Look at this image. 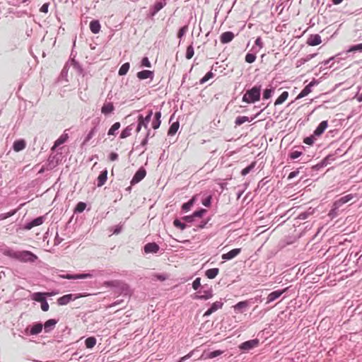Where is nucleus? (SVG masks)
I'll return each instance as SVG.
<instances>
[{"mask_svg": "<svg viewBox=\"0 0 362 362\" xmlns=\"http://www.w3.org/2000/svg\"><path fill=\"white\" fill-rule=\"evenodd\" d=\"M5 254L11 258L16 259L23 262H34L37 259V255L28 250L14 251L10 250H8Z\"/></svg>", "mask_w": 362, "mask_h": 362, "instance_id": "f257e3e1", "label": "nucleus"}, {"mask_svg": "<svg viewBox=\"0 0 362 362\" xmlns=\"http://www.w3.org/2000/svg\"><path fill=\"white\" fill-rule=\"evenodd\" d=\"M261 86H255L251 89L246 90L243 96V102L255 103L260 100Z\"/></svg>", "mask_w": 362, "mask_h": 362, "instance_id": "f03ea898", "label": "nucleus"}, {"mask_svg": "<svg viewBox=\"0 0 362 362\" xmlns=\"http://www.w3.org/2000/svg\"><path fill=\"white\" fill-rule=\"evenodd\" d=\"M88 293L66 294L57 299L59 305H67L71 300L89 296Z\"/></svg>", "mask_w": 362, "mask_h": 362, "instance_id": "7ed1b4c3", "label": "nucleus"}, {"mask_svg": "<svg viewBox=\"0 0 362 362\" xmlns=\"http://www.w3.org/2000/svg\"><path fill=\"white\" fill-rule=\"evenodd\" d=\"M146 175V172L145 169L140 168L136 171L135 175H134L132 180H131V185H135L142 180Z\"/></svg>", "mask_w": 362, "mask_h": 362, "instance_id": "20e7f679", "label": "nucleus"}, {"mask_svg": "<svg viewBox=\"0 0 362 362\" xmlns=\"http://www.w3.org/2000/svg\"><path fill=\"white\" fill-rule=\"evenodd\" d=\"M258 344H259V341L257 339L249 340V341L242 343L240 345V349L245 350V351H249V350L257 346Z\"/></svg>", "mask_w": 362, "mask_h": 362, "instance_id": "39448f33", "label": "nucleus"}, {"mask_svg": "<svg viewBox=\"0 0 362 362\" xmlns=\"http://www.w3.org/2000/svg\"><path fill=\"white\" fill-rule=\"evenodd\" d=\"M223 305V303L221 300L216 301L212 303L211 308L208 309L204 314V317H208L216 310L221 309Z\"/></svg>", "mask_w": 362, "mask_h": 362, "instance_id": "423d86ee", "label": "nucleus"}, {"mask_svg": "<svg viewBox=\"0 0 362 362\" xmlns=\"http://www.w3.org/2000/svg\"><path fill=\"white\" fill-rule=\"evenodd\" d=\"M322 42L321 37L317 35H310L307 40V44L310 46H317Z\"/></svg>", "mask_w": 362, "mask_h": 362, "instance_id": "0eeeda50", "label": "nucleus"}, {"mask_svg": "<svg viewBox=\"0 0 362 362\" xmlns=\"http://www.w3.org/2000/svg\"><path fill=\"white\" fill-rule=\"evenodd\" d=\"M241 252V248H235L228 252L222 255V259L224 260H230L238 256Z\"/></svg>", "mask_w": 362, "mask_h": 362, "instance_id": "6e6552de", "label": "nucleus"}, {"mask_svg": "<svg viewBox=\"0 0 362 362\" xmlns=\"http://www.w3.org/2000/svg\"><path fill=\"white\" fill-rule=\"evenodd\" d=\"M234 37L235 35L232 32H224L220 36V41L223 44H226L231 42L233 40Z\"/></svg>", "mask_w": 362, "mask_h": 362, "instance_id": "1a4fd4ad", "label": "nucleus"}, {"mask_svg": "<svg viewBox=\"0 0 362 362\" xmlns=\"http://www.w3.org/2000/svg\"><path fill=\"white\" fill-rule=\"evenodd\" d=\"M93 275L90 274H66V275H62L61 277L62 279H88L92 278Z\"/></svg>", "mask_w": 362, "mask_h": 362, "instance_id": "9d476101", "label": "nucleus"}, {"mask_svg": "<svg viewBox=\"0 0 362 362\" xmlns=\"http://www.w3.org/2000/svg\"><path fill=\"white\" fill-rule=\"evenodd\" d=\"M315 85V81H311L308 85H307L302 90L301 92L296 97V100L300 99L302 98L305 97L308 95L310 93H311L312 90L311 88Z\"/></svg>", "mask_w": 362, "mask_h": 362, "instance_id": "9b49d317", "label": "nucleus"}, {"mask_svg": "<svg viewBox=\"0 0 362 362\" xmlns=\"http://www.w3.org/2000/svg\"><path fill=\"white\" fill-rule=\"evenodd\" d=\"M159 250V246L156 243H149L144 246L146 253H156Z\"/></svg>", "mask_w": 362, "mask_h": 362, "instance_id": "f8f14e48", "label": "nucleus"}, {"mask_svg": "<svg viewBox=\"0 0 362 362\" xmlns=\"http://www.w3.org/2000/svg\"><path fill=\"white\" fill-rule=\"evenodd\" d=\"M328 127V122L327 120L322 121L320 123V124L317 126L316 129L314 131V135L317 136H320L323 134L325 130Z\"/></svg>", "mask_w": 362, "mask_h": 362, "instance_id": "ddd939ff", "label": "nucleus"}, {"mask_svg": "<svg viewBox=\"0 0 362 362\" xmlns=\"http://www.w3.org/2000/svg\"><path fill=\"white\" fill-rule=\"evenodd\" d=\"M107 179V170H103L97 178V186L102 187L105 185Z\"/></svg>", "mask_w": 362, "mask_h": 362, "instance_id": "4468645a", "label": "nucleus"}, {"mask_svg": "<svg viewBox=\"0 0 362 362\" xmlns=\"http://www.w3.org/2000/svg\"><path fill=\"white\" fill-rule=\"evenodd\" d=\"M69 139V135H68V134H66V133H64L63 134H62V135H61V136H59V137L56 140V141L54 142V146L52 147L51 150H52V151H54V150H55V148H56L57 146H60V145L63 144L64 143H65V142L67 141V139Z\"/></svg>", "mask_w": 362, "mask_h": 362, "instance_id": "2eb2a0df", "label": "nucleus"}, {"mask_svg": "<svg viewBox=\"0 0 362 362\" xmlns=\"http://www.w3.org/2000/svg\"><path fill=\"white\" fill-rule=\"evenodd\" d=\"M43 222H44L43 216L37 217V218H35L34 220H33L29 223H28L27 226H25V228L28 230H30L33 227L42 225L43 223Z\"/></svg>", "mask_w": 362, "mask_h": 362, "instance_id": "dca6fc26", "label": "nucleus"}, {"mask_svg": "<svg viewBox=\"0 0 362 362\" xmlns=\"http://www.w3.org/2000/svg\"><path fill=\"white\" fill-rule=\"evenodd\" d=\"M286 289H284L282 291H275L269 293L267 296V303H271L278 298H279Z\"/></svg>", "mask_w": 362, "mask_h": 362, "instance_id": "f3484780", "label": "nucleus"}, {"mask_svg": "<svg viewBox=\"0 0 362 362\" xmlns=\"http://www.w3.org/2000/svg\"><path fill=\"white\" fill-rule=\"evenodd\" d=\"M137 77L141 79L152 78L153 76V72L149 70H144L137 73Z\"/></svg>", "mask_w": 362, "mask_h": 362, "instance_id": "a211bd4d", "label": "nucleus"}, {"mask_svg": "<svg viewBox=\"0 0 362 362\" xmlns=\"http://www.w3.org/2000/svg\"><path fill=\"white\" fill-rule=\"evenodd\" d=\"M45 296H51V293H40V292L34 293L33 294L32 299L35 300V301L42 303V302H43V301H45L46 300L45 298Z\"/></svg>", "mask_w": 362, "mask_h": 362, "instance_id": "6ab92c4d", "label": "nucleus"}, {"mask_svg": "<svg viewBox=\"0 0 362 362\" xmlns=\"http://www.w3.org/2000/svg\"><path fill=\"white\" fill-rule=\"evenodd\" d=\"M202 295H196L194 298L198 300H208L213 297L212 290L204 291Z\"/></svg>", "mask_w": 362, "mask_h": 362, "instance_id": "aec40b11", "label": "nucleus"}, {"mask_svg": "<svg viewBox=\"0 0 362 362\" xmlns=\"http://www.w3.org/2000/svg\"><path fill=\"white\" fill-rule=\"evenodd\" d=\"M26 144L23 139L17 140L13 143V150L16 152L23 150L25 148Z\"/></svg>", "mask_w": 362, "mask_h": 362, "instance_id": "412c9836", "label": "nucleus"}, {"mask_svg": "<svg viewBox=\"0 0 362 362\" xmlns=\"http://www.w3.org/2000/svg\"><path fill=\"white\" fill-rule=\"evenodd\" d=\"M115 110L114 105L112 103H105L102 108H101V112L104 115H108L113 112Z\"/></svg>", "mask_w": 362, "mask_h": 362, "instance_id": "4be33fe9", "label": "nucleus"}, {"mask_svg": "<svg viewBox=\"0 0 362 362\" xmlns=\"http://www.w3.org/2000/svg\"><path fill=\"white\" fill-rule=\"evenodd\" d=\"M100 24L98 21L94 20L90 23V30L94 34H97L100 30Z\"/></svg>", "mask_w": 362, "mask_h": 362, "instance_id": "5701e85b", "label": "nucleus"}, {"mask_svg": "<svg viewBox=\"0 0 362 362\" xmlns=\"http://www.w3.org/2000/svg\"><path fill=\"white\" fill-rule=\"evenodd\" d=\"M43 325L41 323L33 325L30 329V334L36 335L40 334L42 330Z\"/></svg>", "mask_w": 362, "mask_h": 362, "instance_id": "b1692460", "label": "nucleus"}, {"mask_svg": "<svg viewBox=\"0 0 362 362\" xmlns=\"http://www.w3.org/2000/svg\"><path fill=\"white\" fill-rule=\"evenodd\" d=\"M288 97V93L287 91H284L275 100L274 105H279L285 102Z\"/></svg>", "mask_w": 362, "mask_h": 362, "instance_id": "393cba45", "label": "nucleus"}, {"mask_svg": "<svg viewBox=\"0 0 362 362\" xmlns=\"http://www.w3.org/2000/svg\"><path fill=\"white\" fill-rule=\"evenodd\" d=\"M218 272L219 269L218 268L209 269L206 271V276L207 278L212 279L218 275Z\"/></svg>", "mask_w": 362, "mask_h": 362, "instance_id": "a878e982", "label": "nucleus"}, {"mask_svg": "<svg viewBox=\"0 0 362 362\" xmlns=\"http://www.w3.org/2000/svg\"><path fill=\"white\" fill-rule=\"evenodd\" d=\"M179 127H180V124L178 122H173L170 125V127L168 129V134L170 136L175 135L176 134V132H177Z\"/></svg>", "mask_w": 362, "mask_h": 362, "instance_id": "bb28decb", "label": "nucleus"}, {"mask_svg": "<svg viewBox=\"0 0 362 362\" xmlns=\"http://www.w3.org/2000/svg\"><path fill=\"white\" fill-rule=\"evenodd\" d=\"M57 322V320H55L54 319H50V320H48L47 321H46V322L45 323V325H44L45 331L46 332H49V330L55 326Z\"/></svg>", "mask_w": 362, "mask_h": 362, "instance_id": "cd10ccee", "label": "nucleus"}, {"mask_svg": "<svg viewBox=\"0 0 362 362\" xmlns=\"http://www.w3.org/2000/svg\"><path fill=\"white\" fill-rule=\"evenodd\" d=\"M129 67L130 65L129 62L123 64L119 69L118 74L119 76L125 75L128 72Z\"/></svg>", "mask_w": 362, "mask_h": 362, "instance_id": "c85d7f7f", "label": "nucleus"}, {"mask_svg": "<svg viewBox=\"0 0 362 362\" xmlns=\"http://www.w3.org/2000/svg\"><path fill=\"white\" fill-rule=\"evenodd\" d=\"M132 125H129V126L127 127L121 132L120 138L121 139H125V138L131 135V134H132Z\"/></svg>", "mask_w": 362, "mask_h": 362, "instance_id": "c756f323", "label": "nucleus"}, {"mask_svg": "<svg viewBox=\"0 0 362 362\" xmlns=\"http://www.w3.org/2000/svg\"><path fill=\"white\" fill-rule=\"evenodd\" d=\"M85 344L87 348H93L96 344V339L93 337H88L86 339Z\"/></svg>", "mask_w": 362, "mask_h": 362, "instance_id": "7c9ffc66", "label": "nucleus"}, {"mask_svg": "<svg viewBox=\"0 0 362 362\" xmlns=\"http://www.w3.org/2000/svg\"><path fill=\"white\" fill-rule=\"evenodd\" d=\"M120 127V123L119 122H115L108 130V135H115V132Z\"/></svg>", "mask_w": 362, "mask_h": 362, "instance_id": "2f4dec72", "label": "nucleus"}, {"mask_svg": "<svg viewBox=\"0 0 362 362\" xmlns=\"http://www.w3.org/2000/svg\"><path fill=\"white\" fill-rule=\"evenodd\" d=\"M214 74L212 71H209L206 74V75L202 78L199 81L200 84H204L206 81H208L209 79L214 78Z\"/></svg>", "mask_w": 362, "mask_h": 362, "instance_id": "473e14b6", "label": "nucleus"}, {"mask_svg": "<svg viewBox=\"0 0 362 362\" xmlns=\"http://www.w3.org/2000/svg\"><path fill=\"white\" fill-rule=\"evenodd\" d=\"M246 122H250V119L246 116H239L235 119V123L236 125H241Z\"/></svg>", "mask_w": 362, "mask_h": 362, "instance_id": "72a5a7b5", "label": "nucleus"}, {"mask_svg": "<svg viewBox=\"0 0 362 362\" xmlns=\"http://www.w3.org/2000/svg\"><path fill=\"white\" fill-rule=\"evenodd\" d=\"M194 200H195V198L192 197L189 202L183 204V205L182 206V210H184L185 211H189L191 209V207L192 206V205L194 204Z\"/></svg>", "mask_w": 362, "mask_h": 362, "instance_id": "f704fd0d", "label": "nucleus"}, {"mask_svg": "<svg viewBox=\"0 0 362 362\" xmlns=\"http://www.w3.org/2000/svg\"><path fill=\"white\" fill-rule=\"evenodd\" d=\"M168 276L164 274H154L152 275L153 280H159L160 281H163L167 279Z\"/></svg>", "mask_w": 362, "mask_h": 362, "instance_id": "c9c22d12", "label": "nucleus"}, {"mask_svg": "<svg viewBox=\"0 0 362 362\" xmlns=\"http://www.w3.org/2000/svg\"><path fill=\"white\" fill-rule=\"evenodd\" d=\"M194 48L192 47V45H189L187 47V50H186V58L187 59H190L192 58V57L194 56Z\"/></svg>", "mask_w": 362, "mask_h": 362, "instance_id": "e433bc0d", "label": "nucleus"}, {"mask_svg": "<svg viewBox=\"0 0 362 362\" xmlns=\"http://www.w3.org/2000/svg\"><path fill=\"white\" fill-rule=\"evenodd\" d=\"M255 163H251L247 167L245 168L241 171V175L243 176H245L247 174H248L255 167Z\"/></svg>", "mask_w": 362, "mask_h": 362, "instance_id": "4c0bfd02", "label": "nucleus"}, {"mask_svg": "<svg viewBox=\"0 0 362 362\" xmlns=\"http://www.w3.org/2000/svg\"><path fill=\"white\" fill-rule=\"evenodd\" d=\"M248 306L247 301H240L238 303L235 305H234V308L235 310H240L242 308H245Z\"/></svg>", "mask_w": 362, "mask_h": 362, "instance_id": "58836bf2", "label": "nucleus"}, {"mask_svg": "<svg viewBox=\"0 0 362 362\" xmlns=\"http://www.w3.org/2000/svg\"><path fill=\"white\" fill-rule=\"evenodd\" d=\"M86 207V204L84 202H78L76 206V211L77 212H83Z\"/></svg>", "mask_w": 362, "mask_h": 362, "instance_id": "ea45409f", "label": "nucleus"}, {"mask_svg": "<svg viewBox=\"0 0 362 362\" xmlns=\"http://www.w3.org/2000/svg\"><path fill=\"white\" fill-rule=\"evenodd\" d=\"M223 351H221V350H216V351H214L210 352V353L208 354L207 357H208L209 358H215V357H217V356H218L221 355V354H223Z\"/></svg>", "mask_w": 362, "mask_h": 362, "instance_id": "a19ab883", "label": "nucleus"}, {"mask_svg": "<svg viewBox=\"0 0 362 362\" xmlns=\"http://www.w3.org/2000/svg\"><path fill=\"white\" fill-rule=\"evenodd\" d=\"M256 59V56L253 54H250V53H247L245 56V61L247 62V63H252L255 61Z\"/></svg>", "mask_w": 362, "mask_h": 362, "instance_id": "79ce46f5", "label": "nucleus"}, {"mask_svg": "<svg viewBox=\"0 0 362 362\" xmlns=\"http://www.w3.org/2000/svg\"><path fill=\"white\" fill-rule=\"evenodd\" d=\"M173 224L175 227L179 228L181 230H184L186 228V225L182 223L180 220L175 219L173 221Z\"/></svg>", "mask_w": 362, "mask_h": 362, "instance_id": "37998d69", "label": "nucleus"}, {"mask_svg": "<svg viewBox=\"0 0 362 362\" xmlns=\"http://www.w3.org/2000/svg\"><path fill=\"white\" fill-rule=\"evenodd\" d=\"M272 93H273V89H272V88L265 89L263 93V98L265 100L269 99L272 96Z\"/></svg>", "mask_w": 362, "mask_h": 362, "instance_id": "c03bdc74", "label": "nucleus"}, {"mask_svg": "<svg viewBox=\"0 0 362 362\" xmlns=\"http://www.w3.org/2000/svg\"><path fill=\"white\" fill-rule=\"evenodd\" d=\"M201 286V279L199 277L196 278L194 281L192 282V288L194 290H197Z\"/></svg>", "mask_w": 362, "mask_h": 362, "instance_id": "a18cd8bd", "label": "nucleus"}, {"mask_svg": "<svg viewBox=\"0 0 362 362\" xmlns=\"http://www.w3.org/2000/svg\"><path fill=\"white\" fill-rule=\"evenodd\" d=\"M187 28H188L187 25L182 27L177 33V37L182 38V36H184V35L186 33Z\"/></svg>", "mask_w": 362, "mask_h": 362, "instance_id": "49530a36", "label": "nucleus"}, {"mask_svg": "<svg viewBox=\"0 0 362 362\" xmlns=\"http://www.w3.org/2000/svg\"><path fill=\"white\" fill-rule=\"evenodd\" d=\"M138 124L141 127H144L146 129L148 128V123H146V122L143 119V116L142 115H139L138 117Z\"/></svg>", "mask_w": 362, "mask_h": 362, "instance_id": "de8ad7c7", "label": "nucleus"}, {"mask_svg": "<svg viewBox=\"0 0 362 362\" xmlns=\"http://www.w3.org/2000/svg\"><path fill=\"white\" fill-rule=\"evenodd\" d=\"M15 213H16V211H9L6 214H0V221L4 220V219L13 216Z\"/></svg>", "mask_w": 362, "mask_h": 362, "instance_id": "09e8293b", "label": "nucleus"}, {"mask_svg": "<svg viewBox=\"0 0 362 362\" xmlns=\"http://www.w3.org/2000/svg\"><path fill=\"white\" fill-rule=\"evenodd\" d=\"M362 51V43L352 46L349 52Z\"/></svg>", "mask_w": 362, "mask_h": 362, "instance_id": "8fccbe9b", "label": "nucleus"}, {"mask_svg": "<svg viewBox=\"0 0 362 362\" xmlns=\"http://www.w3.org/2000/svg\"><path fill=\"white\" fill-rule=\"evenodd\" d=\"M141 66L150 68L151 66V64L148 60V57H144L141 60Z\"/></svg>", "mask_w": 362, "mask_h": 362, "instance_id": "3c124183", "label": "nucleus"}, {"mask_svg": "<svg viewBox=\"0 0 362 362\" xmlns=\"http://www.w3.org/2000/svg\"><path fill=\"white\" fill-rule=\"evenodd\" d=\"M206 212V209H202L199 211H194L193 216L195 217H202Z\"/></svg>", "mask_w": 362, "mask_h": 362, "instance_id": "603ef678", "label": "nucleus"}, {"mask_svg": "<svg viewBox=\"0 0 362 362\" xmlns=\"http://www.w3.org/2000/svg\"><path fill=\"white\" fill-rule=\"evenodd\" d=\"M302 153L300 151H293L291 154H290V157L292 159H296V158H298V157H300L301 156Z\"/></svg>", "mask_w": 362, "mask_h": 362, "instance_id": "864d4df0", "label": "nucleus"}, {"mask_svg": "<svg viewBox=\"0 0 362 362\" xmlns=\"http://www.w3.org/2000/svg\"><path fill=\"white\" fill-rule=\"evenodd\" d=\"M160 123H161V120H157V119H155L152 122V127L153 129H157L159 128L160 125Z\"/></svg>", "mask_w": 362, "mask_h": 362, "instance_id": "5fc2aeb1", "label": "nucleus"}, {"mask_svg": "<svg viewBox=\"0 0 362 362\" xmlns=\"http://www.w3.org/2000/svg\"><path fill=\"white\" fill-rule=\"evenodd\" d=\"M49 305L46 300L41 303V309L43 311H45V312L49 310Z\"/></svg>", "mask_w": 362, "mask_h": 362, "instance_id": "6e6d98bb", "label": "nucleus"}, {"mask_svg": "<svg viewBox=\"0 0 362 362\" xmlns=\"http://www.w3.org/2000/svg\"><path fill=\"white\" fill-rule=\"evenodd\" d=\"M49 3L44 4L40 8V12L47 13L48 12Z\"/></svg>", "mask_w": 362, "mask_h": 362, "instance_id": "4d7b16f0", "label": "nucleus"}, {"mask_svg": "<svg viewBox=\"0 0 362 362\" xmlns=\"http://www.w3.org/2000/svg\"><path fill=\"white\" fill-rule=\"evenodd\" d=\"M255 45L259 47V49H262L264 47L263 42L260 37H258L255 40Z\"/></svg>", "mask_w": 362, "mask_h": 362, "instance_id": "13d9d810", "label": "nucleus"}, {"mask_svg": "<svg viewBox=\"0 0 362 362\" xmlns=\"http://www.w3.org/2000/svg\"><path fill=\"white\" fill-rule=\"evenodd\" d=\"M152 115H153V111L149 110L148 112V115L145 117H143V119L146 122V123L148 124V122L151 120Z\"/></svg>", "mask_w": 362, "mask_h": 362, "instance_id": "bf43d9fd", "label": "nucleus"}, {"mask_svg": "<svg viewBox=\"0 0 362 362\" xmlns=\"http://www.w3.org/2000/svg\"><path fill=\"white\" fill-rule=\"evenodd\" d=\"M303 142L305 144H308V145H312L314 142V139L313 137H306L304 139V141Z\"/></svg>", "mask_w": 362, "mask_h": 362, "instance_id": "052dcab7", "label": "nucleus"}, {"mask_svg": "<svg viewBox=\"0 0 362 362\" xmlns=\"http://www.w3.org/2000/svg\"><path fill=\"white\" fill-rule=\"evenodd\" d=\"M211 197H208L206 199L202 201V204L204 205L205 206H209L211 204Z\"/></svg>", "mask_w": 362, "mask_h": 362, "instance_id": "680f3d73", "label": "nucleus"}, {"mask_svg": "<svg viewBox=\"0 0 362 362\" xmlns=\"http://www.w3.org/2000/svg\"><path fill=\"white\" fill-rule=\"evenodd\" d=\"M194 216L192 215L191 216H186L183 218V220H185L186 222L191 223L194 221Z\"/></svg>", "mask_w": 362, "mask_h": 362, "instance_id": "e2e57ef3", "label": "nucleus"}, {"mask_svg": "<svg viewBox=\"0 0 362 362\" xmlns=\"http://www.w3.org/2000/svg\"><path fill=\"white\" fill-rule=\"evenodd\" d=\"M118 158V154L116 153H111L110 155V159L112 161L116 160Z\"/></svg>", "mask_w": 362, "mask_h": 362, "instance_id": "0e129e2a", "label": "nucleus"}, {"mask_svg": "<svg viewBox=\"0 0 362 362\" xmlns=\"http://www.w3.org/2000/svg\"><path fill=\"white\" fill-rule=\"evenodd\" d=\"M103 285L105 286H116L117 284L115 281H105Z\"/></svg>", "mask_w": 362, "mask_h": 362, "instance_id": "69168bd1", "label": "nucleus"}, {"mask_svg": "<svg viewBox=\"0 0 362 362\" xmlns=\"http://www.w3.org/2000/svg\"><path fill=\"white\" fill-rule=\"evenodd\" d=\"M298 174V171H293V172L290 173L288 178L291 179V178L296 177Z\"/></svg>", "mask_w": 362, "mask_h": 362, "instance_id": "338daca9", "label": "nucleus"}, {"mask_svg": "<svg viewBox=\"0 0 362 362\" xmlns=\"http://www.w3.org/2000/svg\"><path fill=\"white\" fill-rule=\"evenodd\" d=\"M163 4L161 3H156L155 5V8L157 11L160 10L163 8Z\"/></svg>", "mask_w": 362, "mask_h": 362, "instance_id": "774afa93", "label": "nucleus"}]
</instances>
